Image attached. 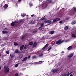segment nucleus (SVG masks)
<instances>
[{
    "label": "nucleus",
    "instance_id": "nucleus-1",
    "mask_svg": "<svg viewBox=\"0 0 76 76\" xmlns=\"http://www.w3.org/2000/svg\"><path fill=\"white\" fill-rule=\"evenodd\" d=\"M52 0H48L46 1L45 3L43 2L42 3V8L43 9H45L47 8V6H48V4L49 3H52Z\"/></svg>",
    "mask_w": 76,
    "mask_h": 76
},
{
    "label": "nucleus",
    "instance_id": "nucleus-2",
    "mask_svg": "<svg viewBox=\"0 0 76 76\" xmlns=\"http://www.w3.org/2000/svg\"><path fill=\"white\" fill-rule=\"evenodd\" d=\"M64 40H62L61 39H60L58 40V41H56V44H58V45H60V44H62Z\"/></svg>",
    "mask_w": 76,
    "mask_h": 76
},
{
    "label": "nucleus",
    "instance_id": "nucleus-3",
    "mask_svg": "<svg viewBox=\"0 0 76 76\" xmlns=\"http://www.w3.org/2000/svg\"><path fill=\"white\" fill-rule=\"evenodd\" d=\"M59 20H60V18H57L54 19L53 20V23H55V22H58Z\"/></svg>",
    "mask_w": 76,
    "mask_h": 76
},
{
    "label": "nucleus",
    "instance_id": "nucleus-4",
    "mask_svg": "<svg viewBox=\"0 0 76 76\" xmlns=\"http://www.w3.org/2000/svg\"><path fill=\"white\" fill-rule=\"evenodd\" d=\"M10 56L11 58H13L15 56V53H11L10 54Z\"/></svg>",
    "mask_w": 76,
    "mask_h": 76
},
{
    "label": "nucleus",
    "instance_id": "nucleus-5",
    "mask_svg": "<svg viewBox=\"0 0 76 76\" xmlns=\"http://www.w3.org/2000/svg\"><path fill=\"white\" fill-rule=\"evenodd\" d=\"M10 71V69L9 68H8L7 69H6L4 70V72L5 73H7L8 72H9Z\"/></svg>",
    "mask_w": 76,
    "mask_h": 76
},
{
    "label": "nucleus",
    "instance_id": "nucleus-6",
    "mask_svg": "<svg viewBox=\"0 0 76 76\" xmlns=\"http://www.w3.org/2000/svg\"><path fill=\"white\" fill-rule=\"evenodd\" d=\"M48 45H49V44H48V43H47L42 49V50H44L46 48H47L48 47Z\"/></svg>",
    "mask_w": 76,
    "mask_h": 76
},
{
    "label": "nucleus",
    "instance_id": "nucleus-7",
    "mask_svg": "<svg viewBox=\"0 0 76 76\" xmlns=\"http://www.w3.org/2000/svg\"><path fill=\"white\" fill-rule=\"evenodd\" d=\"M73 56V54L72 53H71L69 55H68L67 56V57H69V58H71V57H72Z\"/></svg>",
    "mask_w": 76,
    "mask_h": 76
},
{
    "label": "nucleus",
    "instance_id": "nucleus-8",
    "mask_svg": "<svg viewBox=\"0 0 76 76\" xmlns=\"http://www.w3.org/2000/svg\"><path fill=\"white\" fill-rule=\"evenodd\" d=\"M51 22V21L50 20H46L44 22L45 23H50Z\"/></svg>",
    "mask_w": 76,
    "mask_h": 76
},
{
    "label": "nucleus",
    "instance_id": "nucleus-9",
    "mask_svg": "<svg viewBox=\"0 0 76 76\" xmlns=\"http://www.w3.org/2000/svg\"><path fill=\"white\" fill-rule=\"evenodd\" d=\"M57 70H58V69H54L52 70V72L53 73H56V72H57Z\"/></svg>",
    "mask_w": 76,
    "mask_h": 76
},
{
    "label": "nucleus",
    "instance_id": "nucleus-10",
    "mask_svg": "<svg viewBox=\"0 0 76 76\" xmlns=\"http://www.w3.org/2000/svg\"><path fill=\"white\" fill-rule=\"evenodd\" d=\"M27 59H28V57H25L24 58L23 60H22V61H23V62H24V61H26Z\"/></svg>",
    "mask_w": 76,
    "mask_h": 76
},
{
    "label": "nucleus",
    "instance_id": "nucleus-11",
    "mask_svg": "<svg viewBox=\"0 0 76 76\" xmlns=\"http://www.w3.org/2000/svg\"><path fill=\"white\" fill-rule=\"evenodd\" d=\"M72 47H72V46H69L67 48L68 50H72Z\"/></svg>",
    "mask_w": 76,
    "mask_h": 76
},
{
    "label": "nucleus",
    "instance_id": "nucleus-12",
    "mask_svg": "<svg viewBox=\"0 0 76 76\" xmlns=\"http://www.w3.org/2000/svg\"><path fill=\"white\" fill-rule=\"evenodd\" d=\"M15 54H18H18H20V52L19 50H16L15 51Z\"/></svg>",
    "mask_w": 76,
    "mask_h": 76
},
{
    "label": "nucleus",
    "instance_id": "nucleus-13",
    "mask_svg": "<svg viewBox=\"0 0 76 76\" xmlns=\"http://www.w3.org/2000/svg\"><path fill=\"white\" fill-rule=\"evenodd\" d=\"M24 46H25V45H22L21 46H20V50H23V48Z\"/></svg>",
    "mask_w": 76,
    "mask_h": 76
},
{
    "label": "nucleus",
    "instance_id": "nucleus-14",
    "mask_svg": "<svg viewBox=\"0 0 76 76\" xmlns=\"http://www.w3.org/2000/svg\"><path fill=\"white\" fill-rule=\"evenodd\" d=\"M37 46V43L34 42V43L33 45V47L35 48Z\"/></svg>",
    "mask_w": 76,
    "mask_h": 76
},
{
    "label": "nucleus",
    "instance_id": "nucleus-15",
    "mask_svg": "<svg viewBox=\"0 0 76 76\" xmlns=\"http://www.w3.org/2000/svg\"><path fill=\"white\" fill-rule=\"evenodd\" d=\"M50 34H54V31H51L49 32Z\"/></svg>",
    "mask_w": 76,
    "mask_h": 76
},
{
    "label": "nucleus",
    "instance_id": "nucleus-16",
    "mask_svg": "<svg viewBox=\"0 0 76 76\" xmlns=\"http://www.w3.org/2000/svg\"><path fill=\"white\" fill-rule=\"evenodd\" d=\"M72 25H75L76 24V21H72L71 22Z\"/></svg>",
    "mask_w": 76,
    "mask_h": 76
},
{
    "label": "nucleus",
    "instance_id": "nucleus-17",
    "mask_svg": "<svg viewBox=\"0 0 76 76\" xmlns=\"http://www.w3.org/2000/svg\"><path fill=\"white\" fill-rule=\"evenodd\" d=\"M7 33L8 32L7 31L4 30L2 31V34H7Z\"/></svg>",
    "mask_w": 76,
    "mask_h": 76
},
{
    "label": "nucleus",
    "instance_id": "nucleus-18",
    "mask_svg": "<svg viewBox=\"0 0 76 76\" xmlns=\"http://www.w3.org/2000/svg\"><path fill=\"white\" fill-rule=\"evenodd\" d=\"M72 37L74 38H76V35L73 34H72Z\"/></svg>",
    "mask_w": 76,
    "mask_h": 76
},
{
    "label": "nucleus",
    "instance_id": "nucleus-19",
    "mask_svg": "<svg viewBox=\"0 0 76 76\" xmlns=\"http://www.w3.org/2000/svg\"><path fill=\"white\" fill-rule=\"evenodd\" d=\"M8 7V5L6 4H5L4 5V9H7Z\"/></svg>",
    "mask_w": 76,
    "mask_h": 76
},
{
    "label": "nucleus",
    "instance_id": "nucleus-20",
    "mask_svg": "<svg viewBox=\"0 0 76 76\" xmlns=\"http://www.w3.org/2000/svg\"><path fill=\"white\" fill-rule=\"evenodd\" d=\"M69 29V27H68V26H66L64 28V29H65V30H67V29Z\"/></svg>",
    "mask_w": 76,
    "mask_h": 76
},
{
    "label": "nucleus",
    "instance_id": "nucleus-21",
    "mask_svg": "<svg viewBox=\"0 0 76 76\" xmlns=\"http://www.w3.org/2000/svg\"><path fill=\"white\" fill-rule=\"evenodd\" d=\"M23 57V55H20L19 56V58L20 59H22Z\"/></svg>",
    "mask_w": 76,
    "mask_h": 76
},
{
    "label": "nucleus",
    "instance_id": "nucleus-22",
    "mask_svg": "<svg viewBox=\"0 0 76 76\" xmlns=\"http://www.w3.org/2000/svg\"><path fill=\"white\" fill-rule=\"evenodd\" d=\"M41 20H46V18L43 17L41 19Z\"/></svg>",
    "mask_w": 76,
    "mask_h": 76
},
{
    "label": "nucleus",
    "instance_id": "nucleus-23",
    "mask_svg": "<svg viewBox=\"0 0 76 76\" xmlns=\"http://www.w3.org/2000/svg\"><path fill=\"white\" fill-rule=\"evenodd\" d=\"M15 25V22H12L11 23V26H13Z\"/></svg>",
    "mask_w": 76,
    "mask_h": 76
},
{
    "label": "nucleus",
    "instance_id": "nucleus-24",
    "mask_svg": "<svg viewBox=\"0 0 76 76\" xmlns=\"http://www.w3.org/2000/svg\"><path fill=\"white\" fill-rule=\"evenodd\" d=\"M43 29H44V28L43 26H41L39 28V30H42Z\"/></svg>",
    "mask_w": 76,
    "mask_h": 76
},
{
    "label": "nucleus",
    "instance_id": "nucleus-25",
    "mask_svg": "<svg viewBox=\"0 0 76 76\" xmlns=\"http://www.w3.org/2000/svg\"><path fill=\"white\" fill-rule=\"evenodd\" d=\"M38 32V30H35L34 31H33L32 32H33V33H35L36 32Z\"/></svg>",
    "mask_w": 76,
    "mask_h": 76
},
{
    "label": "nucleus",
    "instance_id": "nucleus-26",
    "mask_svg": "<svg viewBox=\"0 0 76 76\" xmlns=\"http://www.w3.org/2000/svg\"><path fill=\"white\" fill-rule=\"evenodd\" d=\"M26 16V14L24 13H23L21 14V16L22 17H24V16Z\"/></svg>",
    "mask_w": 76,
    "mask_h": 76
},
{
    "label": "nucleus",
    "instance_id": "nucleus-27",
    "mask_svg": "<svg viewBox=\"0 0 76 76\" xmlns=\"http://www.w3.org/2000/svg\"><path fill=\"white\" fill-rule=\"evenodd\" d=\"M14 44L15 45V46H16V45H18V43L16 42H14Z\"/></svg>",
    "mask_w": 76,
    "mask_h": 76
},
{
    "label": "nucleus",
    "instance_id": "nucleus-28",
    "mask_svg": "<svg viewBox=\"0 0 76 76\" xmlns=\"http://www.w3.org/2000/svg\"><path fill=\"white\" fill-rule=\"evenodd\" d=\"M73 10L74 12H76V7H74L72 9Z\"/></svg>",
    "mask_w": 76,
    "mask_h": 76
},
{
    "label": "nucleus",
    "instance_id": "nucleus-29",
    "mask_svg": "<svg viewBox=\"0 0 76 76\" xmlns=\"http://www.w3.org/2000/svg\"><path fill=\"white\" fill-rule=\"evenodd\" d=\"M24 48L25 50H26V49H27V45H25V46L24 47Z\"/></svg>",
    "mask_w": 76,
    "mask_h": 76
},
{
    "label": "nucleus",
    "instance_id": "nucleus-30",
    "mask_svg": "<svg viewBox=\"0 0 76 76\" xmlns=\"http://www.w3.org/2000/svg\"><path fill=\"white\" fill-rule=\"evenodd\" d=\"M21 39V40H23L24 39H25V37L24 36L22 37Z\"/></svg>",
    "mask_w": 76,
    "mask_h": 76
},
{
    "label": "nucleus",
    "instance_id": "nucleus-31",
    "mask_svg": "<svg viewBox=\"0 0 76 76\" xmlns=\"http://www.w3.org/2000/svg\"><path fill=\"white\" fill-rule=\"evenodd\" d=\"M33 44V43L32 42H29V45H32Z\"/></svg>",
    "mask_w": 76,
    "mask_h": 76
},
{
    "label": "nucleus",
    "instance_id": "nucleus-32",
    "mask_svg": "<svg viewBox=\"0 0 76 76\" xmlns=\"http://www.w3.org/2000/svg\"><path fill=\"white\" fill-rule=\"evenodd\" d=\"M18 66H19V64H17L15 65V67H18Z\"/></svg>",
    "mask_w": 76,
    "mask_h": 76
},
{
    "label": "nucleus",
    "instance_id": "nucleus-33",
    "mask_svg": "<svg viewBox=\"0 0 76 76\" xmlns=\"http://www.w3.org/2000/svg\"><path fill=\"white\" fill-rule=\"evenodd\" d=\"M29 5H30V7L32 6V3H31V2L29 3Z\"/></svg>",
    "mask_w": 76,
    "mask_h": 76
},
{
    "label": "nucleus",
    "instance_id": "nucleus-34",
    "mask_svg": "<svg viewBox=\"0 0 76 76\" xmlns=\"http://www.w3.org/2000/svg\"><path fill=\"white\" fill-rule=\"evenodd\" d=\"M31 24H35V21H31Z\"/></svg>",
    "mask_w": 76,
    "mask_h": 76
},
{
    "label": "nucleus",
    "instance_id": "nucleus-35",
    "mask_svg": "<svg viewBox=\"0 0 76 76\" xmlns=\"http://www.w3.org/2000/svg\"><path fill=\"white\" fill-rule=\"evenodd\" d=\"M50 50H51V47H50L49 48L48 50V51H49Z\"/></svg>",
    "mask_w": 76,
    "mask_h": 76
},
{
    "label": "nucleus",
    "instance_id": "nucleus-36",
    "mask_svg": "<svg viewBox=\"0 0 76 76\" xmlns=\"http://www.w3.org/2000/svg\"><path fill=\"white\" fill-rule=\"evenodd\" d=\"M6 53L7 54H9V51L8 50L6 51Z\"/></svg>",
    "mask_w": 76,
    "mask_h": 76
},
{
    "label": "nucleus",
    "instance_id": "nucleus-37",
    "mask_svg": "<svg viewBox=\"0 0 76 76\" xmlns=\"http://www.w3.org/2000/svg\"><path fill=\"white\" fill-rule=\"evenodd\" d=\"M19 76V74L18 73H16L15 74L14 76Z\"/></svg>",
    "mask_w": 76,
    "mask_h": 76
},
{
    "label": "nucleus",
    "instance_id": "nucleus-38",
    "mask_svg": "<svg viewBox=\"0 0 76 76\" xmlns=\"http://www.w3.org/2000/svg\"><path fill=\"white\" fill-rule=\"evenodd\" d=\"M42 56H43V54L42 53L39 56V57H42Z\"/></svg>",
    "mask_w": 76,
    "mask_h": 76
},
{
    "label": "nucleus",
    "instance_id": "nucleus-39",
    "mask_svg": "<svg viewBox=\"0 0 76 76\" xmlns=\"http://www.w3.org/2000/svg\"><path fill=\"white\" fill-rule=\"evenodd\" d=\"M42 62H43V61H39V63H38V64H41V63H42Z\"/></svg>",
    "mask_w": 76,
    "mask_h": 76
},
{
    "label": "nucleus",
    "instance_id": "nucleus-40",
    "mask_svg": "<svg viewBox=\"0 0 76 76\" xmlns=\"http://www.w3.org/2000/svg\"><path fill=\"white\" fill-rule=\"evenodd\" d=\"M4 69H7V67H6V66H4Z\"/></svg>",
    "mask_w": 76,
    "mask_h": 76
},
{
    "label": "nucleus",
    "instance_id": "nucleus-41",
    "mask_svg": "<svg viewBox=\"0 0 76 76\" xmlns=\"http://www.w3.org/2000/svg\"><path fill=\"white\" fill-rule=\"evenodd\" d=\"M32 58H36V56H33L32 57Z\"/></svg>",
    "mask_w": 76,
    "mask_h": 76
},
{
    "label": "nucleus",
    "instance_id": "nucleus-42",
    "mask_svg": "<svg viewBox=\"0 0 76 76\" xmlns=\"http://www.w3.org/2000/svg\"><path fill=\"white\" fill-rule=\"evenodd\" d=\"M4 45H5V44H3L2 45H1V47H3Z\"/></svg>",
    "mask_w": 76,
    "mask_h": 76
},
{
    "label": "nucleus",
    "instance_id": "nucleus-43",
    "mask_svg": "<svg viewBox=\"0 0 76 76\" xmlns=\"http://www.w3.org/2000/svg\"><path fill=\"white\" fill-rule=\"evenodd\" d=\"M66 73H64V75H62V76H66Z\"/></svg>",
    "mask_w": 76,
    "mask_h": 76
},
{
    "label": "nucleus",
    "instance_id": "nucleus-44",
    "mask_svg": "<svg viewBox=\"0 0 76 76\" xmlns=\"http://www.w3.org/2000/svg\"><path fill=\"white\" fill-rule=\"evenodd\" d=\"M63 23V21H61L59 22V23H60L61 24L62 23Z\"/></svg>",
    "mask_w": 76,
    "mask_h": 76
},
{
    "label": "nucleus",
    "instance_id": "nucleus-45",
    "mask_svg": "<svg viewBox=\"0 0 76 76\" xmlns=\"http://www.w3.org/2000/svg\"><path fill=\"white\" fill-rule=\"evenodd\" d=\"M31 17H34V14H33L32 15H31Z\"/></svg>",
    "mask_w": 76,
    "mask_h": 76
},
{
    "label": "nucleus",
    "instance_id": "nucleus-46",
    "mask_svg": "<svg viewBox=\"0 0 76 76\" xmlns=\"http://www.w3.org/2000/svg\"><path fill=\"white\" fill-rule=\"evenodd\" d=\"M30 57H31V55H30L28 57V59H29V58H30Z\"/></svg>",
    "mask_w": 76,
    "mask_h": 76
},
{
    "label": "nucleus",
    "instance_id": "nucleus-47",
    "mask_svg": "<svg viewBox=\"0 0 76 76\" xmlns=\"http://www.w3.org/2000/svg\"><path fill=\"white\" fill-rule=\"evenodd\" d=\"M15 23H18V21H14Z\"/></svg>",
    "mask_w": 76,
    "mask_h": 76
},
{
    "label": "nucleus",
    "instance_id": "nucleus-48",
    "mask_svg": "<svg viewBox=\"0 0 76 76\" xmlns=\"http://www.w3.org/2000/svg\"><path fill=\"white\" fill-rule=\"evenodd\" d=\"M69 75H70V74H69V72H68V74H66V75L67 76H68Z\"/></svg>",
    "mask_w": 76,
    "mask_h": 76
},
{
    "label": "nucleus",
    "instance_id": "nucleus-49",
    "mask_svg": "<svg viewBox=\"0 0 76 76\" xmlns=\"http://www.w3.org/2000/svg\"><path fill=\"white\" fill-rule=\"evenodd\" d=\"M43 25H44L43 23H42V24H41V26H43Z\"/></svg>",
    "mask_w": 76,
    "mask_h": 76
},
{
    "label": "nucleus",
    "instance_id": "nucleus-50",
    "mask_svg": "<svg viewBox=\"0 0 76 76\" xmlns=\"http://www.w3.org/2000/svg\"><path fill=\"white\" fill-rule=\"evenodd\" d=\"M22 0H18V2H20V1H21Z\"/></svg>",
    "mask_w": 76,
    "mask_h": 76
},
{
    "label": "nucleus",
    "instance_id": "nucleus-51",
    "mask_svg": "<svg viewBox=\"0 0 76 76\" xmlns=\"http://www.w3.org/2000/svg\"><path fill=\"white\" fill-rule=\"evenodd\" d=\"M64 51H62L61 53V54H64Z\"/></svg>",
    "mask_w": 76,
    "mask_h": 76
},
{
    "label": "nucleus",
    "instance_id": "nucleus-52",
    "mask_svg": "<svg viewBox=\"0 0 76 76\" xmlns=\"http://www.w3.org/2000/svg\"><path fill=\"white\" fill-rule=\"evenodd\" d=\"M69 19V18H66V20H68Z\"/></svg>",
    "mask_w": 76,
    "mask_h": 76
},
{
    "label": "nucleus",
    "instance_id": "nucleus-53",
    "mask_svg": "<svg viewBox=\"0 0 76 76\" xmlns=\"http://www.w3.org/2000/svg\"><path fill=\"white\" fill-rule=\"evenodd\" d=\"M22 21H23V20H20V22H22Z\"/></svg>",
    "mask_w": 76,
    "mask_h": 76
},
{
    "label": "nucleus",
    "instance_id": "nucleus-54",
    "mask_svg": "<svg viewBox=\"0 0 76 76\" xmlns=\"http://www.w3.org/2000/svg\"><path fill=\"white\" fill-rule=\"evenodd\" d=\"M70 76H73V75L72 74L70 75Z\"/></svg>",
    "mask_w": 76,
    "mask_h": 76
},
{
    "label": "nucleus",
    "instance_id": "nucleus-55",
    "mask_svg": "<svg viewBox=\"0 0 76 76\" xmlns=\"http://www.w3.org/2000/svg\"><path fill=\"white\" fill-rule=\"evenodd\" d=\"M55 44H56V42H54V43L53 44V45H54V44H55Z\"/></svg>",
    "mask_w": 76,
    "mask_h": 76
},
{
    "label": "nucleus",
    "instance_id": "nucleus-56",
    "mask_svg": "<svg viewBox=\"0 0 76 76\" xmlns=\"http://www.w3.org/2000/svg\"><path fill=\"white\" fill-rule=\"evenodd\" d=\"M72 73V72H71L70 73H69V74H71Z\"/></svg>",
    "mask_w": 76,
    "mask_h": 76
},
{
    "label": "nucleus",
    "instance_id": "nucleus-57",
    "mask_svg": "<svg viewBox=\"0 0 76 76\" xmlns=\"http://www.w3.org/2000/svg\"><path fill=\"white\" fill-rule=\"evenodd\" d=\"M1 53H0V57H1Z\"/></svg>",
    "mask_w": 76,
    "mask_h": 76
},
{
    "label": "nucleus",
    "instance_id": "nucleus-58",
    "mask_svg": "<svg viewBox=\"0 0 76 76\" xmlns=\"http://www.w3.org/2000/svg\"><path fill=\"white\" fill-rule=\"evenodd\" d=\"M1 70V66H0V70Z\"/></svg>",
    "mask_w": 76,
    "mask_h": 76
},
{
    "label": "nucleus",
    "instance_id": "nucleus-59",
    "mask_svg": "<svg viewBox=\"0 0 76 76\" xmlns=\"http://www.w3.org/2000/svg\"><path fill=\"white\" fill-rule=\"evenodd\" d=\"M62 10L64 9V8H62Z\"/></svg>",
    "mask_w": 76,
    "mask_h": 76
},
{
    "label": "nucleus",
    "instance_id": "nucleus-60",
    "mask_svg": "<svg viewBox=\"0 0 76 76\" xmlns=\"http://www.w3.org/2000/svg\"><path fill=\"white\" fill-rule=\"evenodd\" d=\"M53 45H53V44L52 45V46H53Z\"/></svg>",
    "mask_w": 76,
    "mask_h": 76
},
{
    "label": "nucleus",
    "instance_id": "nucleus-61",
    "mask_svg": "<svg viewBox=\"0 0 76 76\" xmlns=\"http://www.w3.org/2000/svg\"><path fill=\"white\" fill-rule=\"evenodd\" d=\"M1 59H0V61H1Z\"/></svg>",
    "mask_w": 76,
    "mask_h": 76
},
{
    "label": "nucleus",
    "instance_id": "nucleus-62",
    "mask_svg": "<svg viewBox=\"0 0 76 76\" xmlns=\"http://www.w3.org/2000/svg\"><path fill=\"white\" fill-rule=\"evenodd\" d=\"M45 26H47V25H45Z\"/></svg>",
    "mask_w": 76,
    "mask_h": 76
},
{
    "label": "nucleus",
    "instance_id": "nucleus-63",
    "mask_svg": "<svg viewBox=\"0 0 76 76\" xmlns=\"http://www.w3.org/2000/svg\"><path fill=\"white\" fill-rule=\"evenodd\" d=\"M8 40V39H7V40Z\"/></svg>",
    "mask_w": 76,
    "mask_h": 76
},
{
    "label": "nucleus",
    "instance_id": "nucleus-64",
    "mask_svg": "<svg viewBox=\"0 0 76 76\" xmlns=\"http://www.w3.org/2000/svg\"><path fill=\"white\" fill-rule=\"evenodd\" d=\"M74 14H73V15H74Z\"/></svg>",
    "mask_w": 76,
    "mask_h": 76
}]
</instances>
